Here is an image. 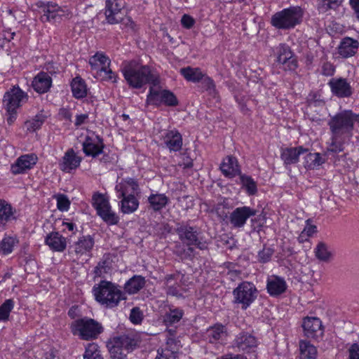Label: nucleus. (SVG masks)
Segmentation results:
<instances>
[{
    "label": "nucleus",
    "instance_id": "26",
    "mask_svg": "<svg viewBox=\"0 0 359 359\" xmlns=\"http://www.w3.org/2000/svg\"><path fill=\"white\" fill-rule=\"evenodd\" d=\"M112 344L123 348L127 353L133 351L138 344V340L133 334H123L115 337Z\"/></svg>",
    "mask_w": 359,
    "mask_h": 359
},
{
    "label": "nucleus",
    "instance_id": "49",
    "mask_svg": "<svg viewBox=\"0 0 359 359\" xmlns=\"http://www.w3.org/2000/svg\"><path fill=\"white\" fill-rule=\"evenodd\" d=\"M109 67V65H104L101 67L99 71L95 72V76L100 78L102 80L116 82V75Z\"/></svg>",
    "mask_w": 359,
    "mask_h": 359
},
{
    "label": "nucleus",
    "instance_id": "13",
    "mask_svg": "<svg viewBox=\"0 0 359 359\" xmlns=\"http://www.w3.org/2000/svg\"><path fill=\"white\" fill-rule=\"evenodd\" d=\"M304 11L299 6H293L276 13L271 22H299L302 20Z\"/></svg>",
    "mask_w": 359,
    "mask_h": 359
},
{
    "label": "nucleus",
    "instance_id": "42",
    "mask_svg": "<svg viewBox=\"0 0 359 359\" xmlns=\"http://www.w3.org/2000/svg\"><path fill=\"white\" fill-rule=\"evenodd\" d=\"M180 72L187 81L194 83L199 82L204 74L199 68L191 67L182 68Z\"/></svg>",
    "mask_w": 359,
    "mask_h": 359
},
{
    "label": "nucleus",
    "instance_id": "59",
    "mask_svg": "<svg viewBox=\"0 0 359 359\" xmlns=\"http://www.w3.org/2000/svg\"><path fill=\"white\" fill-rule=\"evenodd\" d=\"M334 66L328 62H324L322 66V74L325 76H332L334 73Z\"/></svg>",
    "mask_w": 359,
    "mask_h": 359
},
{
    "label": "nucleus",
    "instance_id": "4",
    "mask_svg": "<svg viewBox=\"0 0 359 359\" xmlns=\"http://www.w3.org/2000/svg\"><path fill=\"white\" fill-rule=\"evenodd\" d=\"M72 332L82 340H93L103 332L102 324L90 318H82L74 320L71 325Z\"/></svg>",
    "mask_w": 359,
    "mask_h": 359
},
{
    "label": "nucleus",
    "instance_id": "57",
    "mask_svg": "<svg viewBox=\"0 0 359 359\" xmlns=\"http://www.w3.org/2000/svg\"><path fill=\"white\" fill-rule=\"evenodd\" d=\"M143 319L142 313L140 308L134 307L130 313V320L133 324H140Z\"/></svg>",
    "mask_w": 359,
    "mask_h": 359
},
{
    "label": "nucleus",
    "instance_id": "7",
    "mask_svg": "<svg viewBox=\"0 0 359 359\" xmlns=\"http://www.w3.org/2000/svg\"><path fill=\"white\" fill-rule=\"evenodd\" d=\"M37 6L40 8L39 13L41 14L40 20L41 22L51 20H65L71 14L66 8H62L53 2L39 1L37 3Z\"/></svg>",
    "mask_w": 359,
    "mask_h": 359
},
{
    "label": "nucleus",
    "instance_id": "3",
    "mask_svg": "<svg viewBox=\"0 0 359 359\" xmlns=\"http://www.w3.org/2000/svg\"><path fill=\"white\" fill-rule=\"evenodd\" d=\"M175 231L182 243L187 246V249H184L180 253L182 258L192 259L194 257V249L192 245L200 250L207 248L205 243L200 241L199 232L196 227L182 224L177 226Z\"/></svg>",
    "mask_w": 359,
    "mask_h": 359
},
{
    "label": "nucleus",
    "instance_id": "53",
    "mask_svg": "<svg viewBox=\"0 0 359 359\" xmlns=\"http://www.w3.org/2000/svg\"><path fill=\"white\" fill-rule=\"evenodd\" d=\"M177 358V354L175 350L165 348L158 350L155 359H176Z\"/></svg>",
    "mask_w": 359,
    "mask_h": 359
},
{
    "label": "nucleus",
    "instance_id": "5",
    "mask_svg": "<svg viewBox=\"0 0 359 359\" xmlns=\"http://www.w3.org/2000/svg\"><path fill=\"white\" fill-rule=\"evenodd\" d=\"M258 293L252 283L243 281L233 290V302L241 309L246 310L257 299Z\"/></svg>",
    "mask_w": 359,
    "mask_h": 359
},
{
    "label": "nucleus",
    "instance_id": "11",
    "mask_svg": "<svg viewBox=\"0 0 359 359\" xmlns=\"http://www.w3.org/2000/svg\"><path fill=\"white\" fill-rule=\"evenodd\" d=\"M256 210L248 206L238 207L229 215V222L233 228L240 229L245 226L247 220L256 215Z\"/></svg>",
    "mask_w": 359,
    "mask_h": 359
},
{
    "label": "nucleus",
    "instance_id": "16",
    "mask_svg": "<svg viewBox=\"0 0 359 359\" xmlns=\"http://www.w3.org/2000/svg\"><path fill=\"white\" fill-rule=\"evenodd\" d=\"M302 327L308 338H318L321 337L323 333L321 320L316 317L304 318Z\"/></svg>",
    "mask_w": 359,
    "mask_h": 359
},
{
    "label": "nucleus",
    "instance_id": "43",
    "mask_svg": "<svg viewBox=\"0 0 359 359\" xmlns=\"http://www.w3.org/2000/svg\"><path fill=\"white\" fill-rule=\"evenodd\" d=\"M110 62L111 61L109 57L102 53H97L89 59V65L92 70L96 72L99 71L101 67H103V66L109 65Z\"/></svg>",
    "mask_w": 359,
    "mask_h": 359
},
{
    "label": "nucleus",
    "instance_id": "45",
    "mask_svg": "<svg viewBox=\"0 0 359 359\" xmlns=\"http://www.w3.org/2000/svg\"><path fill=\"white\" fill-rule=\"evenodd\" d=\"M18 243L16 236H5L0 242V252L3 255H8L12 252L13 248Z\"/></svg>",
    "mask_w": 359,
    "mask_h": 359
},
{
    "label": "nucleus",
    "instance_id": "63",
    "mask_svg": "<svg viewBox=\"0 0 359 359\" xmlns=\"http://www.w3.org/2000/svg\"><path fill=\"white\" fill-rule=\"evenodd\" d=\"M323 5L326 6L328 8H335L339 6L343 0H323Z\"/></svg>",
    "mask_w": 359,
    "mask_h": 359
},
{
    "label": "nucleus",
    "instance_id": "8",
    "mask_svg": "<svg viewBox=\"0 0 359 359\" xmlns=\"http://www.w3.org/2000/svg\"><path fill=\"white\" fill-rule=\"evenodd\" d=\"M354 118L353 113L351 110H345L336 114L328 123L332 133L341 135L347 133L351 135L354 126Z\"/></svg>",
    "mask_w": 359,
    "mask_h": 359
},
{
    "label": "nucleus",
    "instance_id": "38",
    "mask_svg": "<svg viewBox=\"0 0 359 359\" xmlns=\"http://www.w3.org/2000/svg\"><path fill=\"white\" fill-rule=\"evenodd\" d=\"M122 198L121 201V210L124 214L135 212L139 207V201L135 196H118Z\"/></svg>",
    "mask_w": 359,
    "mask_h": 359
},
{
    "label": "nucleus",
    "instance_id": "58",
    "mask_svg": "<svg viewBox=\"0 0 359 359\" xmlns=\"http://www.w3.org/2000/svg\"><path fill=\"white\" fill-rule=\"evenodd\" d=\"M70 202L65 195H59L57 197V207L61 211H66L69 209Z\"/></svg>",
    "mask_w": 359,
    "mask_h": 359
},
{
    "label": "nucleus",
    "instance_id": "31",
    "mask_svg": "<svg viewBox=\"0 0 359 359\" xmlns=\"http://www.w3.org/2000/svg\"><path fill=\"white\" fill-rule=\"evenodd\" d=\"M14 212L11 205L4 199H0V229L5 228L6 224L14 219Z\"/></svg>",
    "mask_w": 359,
    "mask_h": 359
},
{
    "label": "nucleus",
    "instance_id": "2",
    "mask_svg": "<svg viewBox=\"0 0 359 359\" xmlns=\"http://www.w3.org/2000/svg\"><path fill=\"white\" fill-rule=\"evenodd\" d=\"M93 291L95 300L106 308H114L121 300L126 299L118 287L109 281L102 280Z\"/></svg>",
    "mask_w": 359,
    "mask_h": 359
},
{
    "label": "nucleus",
    "instance_id": "56",
    "mask_svg": "<svg viewBox=\"0 0 359 359\" xmlns=\"http://www.w3.org/2000/svg\"><path fill=\"white\" fill-rule=\"evenodd\" d=\"M274 250L271 248H264L259 252L258 260L262 263H266L271 260Z\"/></svg>",
    "mask_w": 359,
    "mask_h": 359
},
{
    "label": "nucleus",
    "instance_id": "25",
    "mask_svg": "<svg viewBox=\"0 0 359 359\" xmlns=\"http://www.w3.org/2000/svg\"><path fill=\"white\" fill-rule=\"evenodd\" d=\"M45 243L54 252H63L67 247L66 238L58 232L48 233L45 238Z\"/></svg>",
    "mask_w": 359,
    "mask_h": 359
},
{
    "label": "nucleus",
    "instance_id": "1",
    "mask_svg": "<svg viewBox=\"0 0 359 359\" xmlns=\"http://www.w3.org/2000/svg\"><path fill=\"white\" fill-rule=\"evenodd\" d=\"M122 73L128 86L133 88L140 89L147 83L156 85L160 83L158 75L152 72L149 66L135 60L124 62Z\"/></svg>",
    "mask_w": 359,
    "mask_h": 359
},
{
    "label": "nucleus",
    "instance_id": "23",
    "mask_svg": "<svg viewBox=\"0 0 359 359\" xmlns=\"http://www.w3.org/2000/svg\"><path fill=\"white\" fill-rule=\"evenodd\" d=\"M307 151L308 149L302 146L283 148L281 149L280 158L285 165L295 164L299 161V156Z\"/></svg>",
    "mask_w": 359,
    "mask_h": 359
},
{
    "label": "nucleus",
    "instance_id": "44",
    "mask_svg": "<svg viewBox=\"0 0 359 359\" xmlns=\"http://www.w3.org/2000/svg\"><path fill=\"white\" fill-rule=\"evenodd\" d=\"M325 163L323 159L319 153H310L306 152L304 157V165L307 169H314L320 166Z\"/></svg>",
    "mask_w": 359,
    "mask_h": 359
},
{
    "label": "nucleus",
    "instance_id": "52",
    "mask_svg": "<svg viewBox=\"0 0 359 359\" xmlns=\"http://www.w3.org/2000/svg\"><path fill=\"white\" fill-rule=\"evenodd\" d=\"M111 269L110 263L108 260L100 261L95 268L94 273L96 276L102 277L107 273Z\"/></svg>",
    "mask_w": 359,
    "mask_h": 359
},
{
    "label": "nucleus",
    "instance_id": "24",
    "mask_svg": "<svg viewBox=\"0 0 359 359\" xmlns=\"http://www.w3.org/2000/svg\"><path fill=\"white\" fill-rule=\"evenodd\" d=\"M81 158L76 154L74 151L71 149L66 151L60 163V168L67 172L75 170L80 165Z\"/></svg>",
    "mask_w": 359,
    "mask_h": 359
},
{
    "label": "nucleus",
    "instance_id": "29",
    "mask_svg": "<svg viewBox=\"0 0 359 359\" xmlns=\"http://www.w3.org/2000/svg\"><path fill=\"white\" fill-rule=\"evenodd\" d=\"M51 83V77L46 72H41L34 77L32 87L37 93H44L49 90Z\"/></svg>",
    "mask_w": 359,
    "mask_h": 359
},
{
    "label": "nucleus",
    "instance_id": "32",
    "mask_svg": "<svg viewBox=\"0 0 359 359\" xmlns=\"http://www.w3.org/2000/svg\"><path fill=\"white\" fill-rule=\"evenodd\" d=\"M94 245V239L90 236H82L74 243V252L77 255L90 252Z\"/></svg>",
    "mask_w": 359,
    "mask_h": 359
},
{
    "label": "nucleus",
    "instance_id": "36",
    "mask_svg": "<svg viewBox=\"0 0 359 359\" xmlns=\"http://www.w3.org/2000/svg\"><path fill=\"white\" fill-rule=\"evenodd\" d=\"M184 316V311L174 306H170L163 316V323L166 325H172L178 323Z\"/></svg>",
    "mask_w": 359,
    "mask_h": 359
},
{
    "label": "nucleus",
    "instance_id": "14",
    "mask_svg": "<svg viewBox=\"0 0 359 359\" xmlns=\"http://www.w3.org/2000/svg\"><path fill=\"white\" fill-rule=\"evenodd\" d=\"M258 345L257 339L250 333L241 332L236 336L233 341V347L238 351L245 353L254 352Z\"/></svg>",
    "mask_w": 359,
    "mask_h": 359
},
{
    "label": "nucleus",
    "instance_id": "28",
    "mask_svg": "<svg viewBox=\"0 0 359 359\" xmlns=\"http://www.w3.org/2000/svg\"><path fill=\"white\" fill-rule=\"evenodd\" d=\"M123 0H106L105 1V13L107 22H118L116 15L123 8Z\"/></svg>",
    "mask_w": 359,
    "mask_h": 359
},
{
    "label": "nucleus",
    "instance_id": "47",
    "mask_svg": "<svg viewBox=\"0 0 359 359\" xmlns=\"http://www.w3.org/2000/svg\"><path fill=\"white\" fill-rule=\"evenodd\" d=\"M240 180L242 186L245 189L248 195L252 196L257 194V183L250 176L241 174L240 175Z\"/></svg>",
    "mask_w": 359,
    "mask_h": 359
},
{
    "label": "nucleus",
    "instance_id": "39",
    "mask_svg": "<svg viewBox=\"0 0 359 359\" xmlns=\"http://www.w3.org/2000/svg\"><path fill=\"white\" fill-rule=\"evenodd\" d=\"M300 359H316L317 349L310 342L301 341L299 342Z\"/></svg>",
    "mask_w": 359,
    "mask_h": 359
},
{
    "label": "nucleus",
    "instance_id": "61",
    "mask_svg": "<svg viewBox=\"0 0 359 359\" xmlns=\"http://www.w3.org/2000/svg\"><path fill=\"white\" fill-rule=\"evenodd\" d=\"M165 348H168L169 349H174L176 351V353H177V351L179 350L178 342L175 340L174 337H168Z\"/></svg>",
    "mask_w": 359,
    "mask_h": 359
},
{
    "label": "nucleus",
    "instance_id": "51",
    "mask_svg": "<svg viewBox=\"0 0 359 359\" xmlns=\"http://www.w3.org/2000/svg\"><path fill=\"white\" fill-rule=\"evenodd\" d=\"M201 87L208 91L210 94H215L216 92L215 84L214 81L209 77L203 74V78L200 80Z\"/></svg>",
    "mask_w": 359,
    "mask_h": 359
},
{
    "label": "nucleus",
    "instance_id": "10",
    "mask_svg": "<svg viewBox=\"0 0 359 359\" xmlns=\"http://www.w3.org/2000/svg\"><path fill=\"white\" fill-rule=\"evenodd\" d=\"M26 99V95L20 88L13 87L5 93L3 101L7 111L11 115Z\"/></svg>",
    "mask_w": 359,
    "mask_h": 359
},
{
    "label": "nucleus",
    "instance_id": "48",
    "mask_svg": "<svg viewBox=\"0 0 359 359\" xmlns=\"http://www.w3.org/2000/svg\"><path fill=\"white\" fill-rule=\"evenodd\" d=\"M83 359H103L97 344L90 343L88 344L83 354Z\"/></svg>",
    "mask_w": 359,
    "mask_h": 359
},
{
    "label": "nucleus",
    "instance_id": "50",
    "mask_svg": "<svg viewBox=\"0 0 359 359\" xmlns=\"http://www.w3.org/2000/svg\"><path fill=\"white\" fill-rule=\"evenodd\" d=\"M14 302L12 299L6 300L0 306V321H6L8 319L9 314L13 309Z\"/></svg>",
    "mask_w": 359,
    "mask_h": 359
},
{
    "label": "nucleus",
    "instance_id": "21",
    "mask_svg": "<svg viewBox=\"0 0 359 359\" xmlns=\"http://www.w3.org/2000/svg\"><path fill=\"white\" fill-rule=\"evenodd\" d=\"M287 289V284L283 278L273 275L268 278L266 290L272 297H277L284 293Z\"/></svg>",
    "mask_w": 359,
    "mask_h": 359
},
{
    "label": "nucleus",
    "instance_id": "35",
    "mask_svg": "<svg viewBox=\"0 0 359 359\" xmlns=\"http://www.w3.org/2000/svg\"><path fill=\"white\" fill-rule=\"evenodd\" d=\"M158 85L159 83L151 85L147 97V103L148 104L158 106L163 103V90H161Z\"/></svg>",
    "mask_w": 359,
    "mask_h": 359
},
{
    "label": "nucleus",
    "instance_id": "22",
    "mask_svg": "<svg viewBox=\"0 0 359 359\" xmlns=\"http://www.w3.org/2000/svg\"><path fill=\"white\" fill-rule=\"evenodd\" d=\"M222 174L229 178H233L236 175H241V172L236 157L228 156L224 158L220 165Z\"/></svg>",
    "mask_w": 359,
    "mask_h": 359
},
{
    "label": "nucleus",
    "instance_id": "46",
    "mask_svg": "<svg viewBox=\"0 0 359 359\" xmlns=\"http://www.w3.org/2000/svg\"><path fill=\"white\" fill-rule=\"evenodd\" d=\"M48 115L43 111L36 114L34 118L25 122V126L28 131L34 132L41 128Z\"/></svg>",
    "mask_w": 359,
    "mask_h": 359
},
{
    "label": "nucleus",
    "instance_id": "64",
    "mask_svg": "<svg viewBox=\"0 0 359 359\" xmlns=\"http://www.w3.org/2000/svg\"><path fill=\"white\" fill-rule=\"evenodd\" d=\"M217 359H248L245 356L241 354L233 355L232 353H228L218 357Z\"/></svg>",
    "mask_w": 359,
    "mask_h": 359
},
{
    "label": "nucleus",
    "instance_id": "34",
    "mask_svg": "<svg viewBox=\"0 0 359 359\" xmlns=\"http://www.w3.org/2000/svg\"><path fill=\"white\" fill-rule=\"evenodd\" d=\"M168 201L169 198L163 194H152L148 198L149 208L155 212L161 210Z\"/></svg>",
    "mask_w": 359,
    "mask_h": 359
},
{
    "label": "nucleus",
    "instance_id": "6",
    "mask_svg": "<svg viewBox=\"0 0 359 359\" xmlns=\"http://www.w3.org/2000/svg\"><path fill=\"white\" fill-rule=\"evenodd\" d=\"M92 205L97 211V214L108 224H116L119 217L111 208L109 200L105 195L95 193L92 198Z\"/></svg>",
    "mask_w": 359,
    "mask_h": 359
},
{
    "label": "nucleus",
    "instance_id": "54",
    "mask_svg": "<svg viewBox=\"0 0 359 359\" xmlns=\"http://www.w3.org/2000/svg\"><path fill=\"white\" fill-rule=\"evenodd\" d=\"M109 352L111 359H127V352L114 344L110 347Z\"/></svg>",
    "mask_w": 359,
    "mask_h": 359
},
{
    "label": "nucleus",
    "instance_id": "18",
    "mask_svg": "<svg viewBox=\"0 0 359 359\" xmlns=\"http://www.w3.org/2000/svg\"><path fill=\"white\" fill-rule=\"evenodd\" d=\"M332 92L339 97H348L352 95V88L346 79H332L329 82Z\"/></svg>",
    "mask_w": 359,
    "mask_h": 359
},
{
    "label": "nucleus",
    "instance_id": "55",
    "mask_svg": "<svg viewBox=\"0 0 359 359\" xmlns=\"http://www.w3.org/2000/svg\"><path fill=\"white\" fill-rule=\"evenodd\" d=\"M163 103L168 106H176L178 104L175 95L170 91L163 90Z\"/></svg>",
    "mask_w": 359,
    "mask_h": 359
},
{
    "label": "nucleus",
    "instance_id": "62",
    "mask_svg": "<svg viewBox=\"0 0 359 359\" xmlns=\"http://www.w3.org/2000/svg\"><path fill=\"white\" fill-rule=\"evenodd\" d=\"M349 359H359V346L353 344L349 349Z\"/></svg>",
    "mask_w": 359,
    "mask_h": 359
},
{
    "label": "nucleus",
    "instance_id": "20",
    "mask_svg": "<svg viewBox=\"0 0 359 359\" xmlns=\"http://www.w3.org/2000/svg\"><path fill=\"white\" fill-rule=\"evenodd\" d=\"M359 48V43L357 40L351 37L344 38L338 48V54L342 58H348L355 55Z\"/></svg>",
    "mask_w": 359,
    "mask_h": 359
},
{
    "label": "nucleus",
    "instance_id": "37",
    "mask_svg": "<svg viewBox=\"0 0 359 359\" xmlns=\"http://www.w3.org/2000/svg\"><path fill=\"white\" fill-rule=\"evenodd\" d=\"M73 96L77 99L83 98L87 95V88L83 79L80 76L73 79L71 83Z\"/></svg>",
    "mask_w": 359,
    "mask_h": 359
},
{
    "label": "nucleus",
    "instance_id": "30",
    "mask_svg": "<svg viewBox=\"0 0 359 359\" xmlns=\"http://www.w3.org/2000/svg\"><path fill=\"white\" fill-rule=\"evenodd\" d=\"M226 335L225 327L220 324L210 327L206 332V338L211 344L225 340Z\"/></svg>",
    "mask_w": 359,
    "mask_h": 359
},
{
    "label": "nucleus",
    "instance_id": "27",
    "mask_svg": "<svg viewBox=\"0 0 359 359\" xmlns=\"http://www.w3.org/2000/svg\"><path fill=\"white\" fill-rule=\"evenodd\" d=\"M138 189L139 185L133 178L126 179L115 187V190L118 193V196H135Z\"/></svg>",
    "mask_w": 359,
    "mask_h": 359
},
{
    "label": "nucleus",
    "instance_id": "15",
    "mask_svg": "<svg viewBox=\"0 0 359 359\" xmlns=\"http://www.w3.org/2000/svg\"><path fill=\"white\" fill-rule=\"evenodd\" d=\"M82 146L83 153L93 158L102 154L104 147L103 140L98 135L95 137L87 136Z\"/></svg>",
    "mask_w": 359,
    "mask_h": 359
},
{
    "label": "nucleus",
    "instance_id": "60",
    "mask_svg": "<svg viewBox=\"0 0 359 359\" xmlns=\"http://www.w3.org/2000/svg\"><path fill=\"white\" fill-rule=\"evenodd\" d=\"M316 229L315 225H307L302 231L299 239H302L301 241H302L305 236L308 237L313 236L316 232Z\"/></svg>",
    "mask_w": 359,
    "mask_h": 359
},
{
    "label": "nucleus",
    "instance_id": "40",
    "mask_svg": "<svg viewBox=\"0 0 359 359\" xmlns=\"http://www.w3.org/2000/svg\"><path fill=\"white\" fill-rule=\"evenodd\" d=\"M331 142L327 143V151L334 154L341 152L344 149V140L339 133H332Z\"/></svg>",
    "mask_w": 359,
    "mask_h": 359
},
{
    "label": "nucleus",
    "instance_id": "41",
    "mask_svg": "<svg viewBox=\"0 0 359 359\" xmlns=\"http://www.w3.org/2000/svg\"><path fill=\"white\" fill-rule=\"evenodd\" d=\"M314 253L318 260L324 262H329L333 256L328 245L324 242H319L317 244L314 249Z\"/></svg>",
    "mask_w": 359,
    "mask_h": 359
},
{
    "label": "nucleus",
    "instance_id": "12",
    "mask_svg": "<svg viewBox=\"0 0 359 359\" xmlns=\"http://www.w3.org/2000/svg\"><path fill=\"white\" fill-rule=\"evenodd\" d=\"M37 161L38 157L34 153L22 155L11 165V171L13 175L25 173L31 170Z\"/></svg>",
    "mask_w": 359,
    "mask_h": 359
},
{
    "label": "nucleus",
    "instance_id": "19",
    "mask_svg": "<svg viewBox=\"0 0 359 359\" xmlns=\"http://www.w3.org/2000/svg\"><path fill=\"white\" fill-rule=\"evenodd\" d=\"M180 274H170L165 276L164 280V288L167 295L173 297L182 296V287L180 285Z\"/></svg>",
    "mask_w": 359,
    "mask_h": 359
},
{
    "label": "nucleus",
    "instance_id": "9",
    "mask_svg": "<svg viewBox=\"0 0 359 359\" xmlns=\"http://www.w3.org/2000/svg\"><path fill=\"white\" fill-rule=\"evenodd\" d=\"M276 62L282 65L285 70H294L297 67V61L289 46L280 43L273 48Z\"/></svg>",
    "mask_w": 359,
    "mask_h": 359
},
{
    "label": "nucleus",
    "instance_id": "17",
    "mask_svg": "<svg viewBox=\"0 0 359 359\" xmlns=\"http://www.w3.org/2000/svg\"><path fill=\"white\" fill-rule=\"evenodd\" d=\"M163 143L170 151H178L182 147V135L177 130L165 131L162 135Z\"/></svg>",
    "mask_w": 359,
    "mask_h": 359
},
{
    "label": "nucleus",
    "instance_id": "33",
    "mask_svg": "<svg viewBox=\"0 0 359 359\" xmlns=\"http://www.w3.org/2000/svg\"><path fill=\"white\" fill-rule=\"evenodd\" d=\"M145 283L146 281L144 277L134 276L126 283L124 290L130 294H136L144 287Z\"/></svg>",
    "mask_w": 359,
    "mask_h": 359
}]
</instances>
